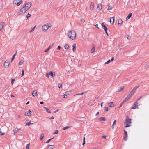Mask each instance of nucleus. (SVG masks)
<instances>
[{"label": "nucleus", "mask_w": 149, "mask_h": 149, "mask_svg": "<svg viewBox=\"0 0 149 149\" xmlns=\"http://www.w3.org/2000/svg\"><path fill=\"white\" fill-rule=\"evenodd\" d=\"M76 33L73 30L69 31L68 32V35L69 38L72 40H74L76 37Z\"/></svg>", "instance_id": "nucleus-1"}, {"label": "nucleus", "mask_w": 149, "mask_h": 149, "mask_svg": "<svg viewBox=\"0 0 149 149\" xmlns=\"http://www.w3.org/2000/svg\"><path fill=\"white\" fill-rule=\"evenodd\" d=\"M52 25L51 24H47L42 26V29L44 31H46Z\"/></svg>", "instance_id": "nucleus-2"}, {"label": "nucleus", "mask_w": 149, "mask_h": 149, "mask_svg": "<svg viewBox=\"0 0 149 149\" xmlns=\"http://www.w3.org/2000/svg\"><path fill=\"white\" fill-rule=\"evenodd\" d=\"M32 5V3L31 2H28L25 4L24 6V9L26 10L27 11L29 9L31 6Z\"/></svg>", "instance_id": "nucleus-3"}, {"label": "nucleus", "mask_w": 149, "mask_h": 149, "mask_svg": "<svg viewBox=\"0 0 149 149\" xmlns=\"http://www.w3.org/2000/svg\"><path fill=\"white\" fill-rule=\"evenodd\" d=\"M10 64V62L8 60H6L4 63V67L5 68H8Z\"/></svg>", "instance_id": "nucleus-4"}, {"label": "nucleus", "mask_w": 149, "mask_h": 149, "mask_svg": "<svg viewBox=\"0 0 149 149\" xmlns=\"http://www.w3.org/2000/svg\"><path fill=\"white\" fill-rule=\"evenodd\" d=\"M127 120V124L125 126V127H128L130 126V124L131 123V119H128L126 120Z\"/></svg>", "instance_id": "nucleus-5"}, {"label": "nucleus", "mask_w": 149, "mask_h": 149, "mask_svg": "<svg viewBox=\"0 0 149 149\" xmlns=\"http://www.w3.org/2000/svg\"><path fill=\"white\" fill-rule=\"evenodd\" d=\"M138 104V102L137 101H136L134 103V107H132V109H136V107H138L137 105Z\"/></svg>", "instance_id": "nucleus-6"}, {"label": "nucleus", "mask_w": 149, "mask_h": 149, "mask_svg": "<svg viewBox=\"0 0 149 149\" xmlns=\"http://www.w3.org/2000/svg\"><path fill=\"white\" fill-rule=\"evenodd\" d=\"M31 111L30 110H29L28 112H25V115L26 116H29L31 115Z\"/></svg>", "instance_id": "nucleus-7"}, {"label": "nucleus", "mask_w": 149, "mask_h": 149, "mask_svg": "<svg viewBox=\"0 0 149 149\" xmlns=\"http://www.w3.org/2000/svg\"><path fill=\"white\" fill-rule=\"evenodd\" d=\"M102 28L105 31H107V28L106 27V26L103 23H102L101 24Z\"/></svg>", "instance_id": "nucleus-8"}, {"label": "nucleus", "mask_w": 149, "mask_h": 149, "mask_svg": "<svg viewBox=\"0 0 149 149\" xmlns=\"http://www.w3.org/2000/svg\"><path fill=\"white\" fill-rule=\"evenodd\" d=\"M5 24V23L3 22L0 23V31L3 29Z\"/></svg>", "instance_id": "nucleus-9"}, {"label": "nucleus", "mask_w": 149, "mask_h": 149, "mask_svg": "<svg viewBox=\"0 0 149 149\" xmlns=\"http://www.w3.org/2000/svg\"><path fill=\"white\" fill-rule=\"evenodd\" d=\"M102 8V6L101 4H99L97 5V8L99 10H100Z\"/></svg>", "instance_id": "nucleus-10"}, {"label": "nucleus", "mask_w": 149, "mask_h": 149, "mask_svg": "<svg viewBox=\"0 0 149 149\" xmlns=\"http://www.w3.org/2000/svg\"><path fill=\"white\" fill-rule=\"evenodd\" d=\"M54 148V146L53 145H49L47 146V149H53Z\"/></svg>", "instance_id": "nucleus-11"}, {"label": "nucleus", "mask_w": 149, "mask_h": 149, "mask_svg": "<svg viewBox=\"0 0 149 149\" xmlns=\"http://www.w3.org/2000/svg\"><path fill=\"white\" fill-rule=\"evenodd\" d=\"M94 3L92 2L90 6V8L91 10H92L94 8Z\"/></svg>", "instance_id": "nucleus-12"}, {"label": "nucleus", "mask_w": 149, "mask_h": 149, "mask_svg": "<svg viewBox=\"0 0 149 149\" xmlns=\"http://www.w3.org/2000/svg\"><path fill=\"white\" fill-rule=\"evenodd\" d=\"M114 21V17L110 18V22L111 23L112 22V24H113Z\"/></svg>", "instance_id": "nucleus-13"}, {"label": "nucleus", "mask_w": 149, "mask_h": 149, "mask_svg": "<svg viewBox=\"0 0 149 149\" xmlns=\"http://www.w3.org/2000/svg\"><path fill=\"white\" fill-rule=\"evenodd\" d=\"M32 95L33 96H36L37 95V92L35 90L32 93Z\"/></svg>", "instance_id": "nucleus-14"}, {"label": "nucleus", "mask_w": 149, "mask_h": 149, "mask_svg": "<svg viewBox=\"0 0 149 149\" xmlns=\"http://www.w3.org/2000/svg\"><path fill=\"white\" fill-rule=\"evenodd\" d=\"M116 120H115L113 122V124L112 125L111 127L112 129H113L114 128L115 126V125H116Z\"/></svg>", "instance_id": "nucleus-15"}, {"label": "nucleus", "mask_w": 149, "mask_h": 149, "mask_svg": "<svg viewBox=\"0 0 149 149\" xmlns=\"http://www.w3.org/2000/svg\"><path fill=\"white\" fill-rule=\"evenodd\" d=\"M76 44L74 43L72 45V50L74 52H75L76 50Z\"/></svg>", "instance_id": "nucleus-16"}, {"label": "nucleus", "mask_w": 149, "mask_h": 149, "mask_svg": "<svg viewBox=\"0 0 149 149\" xmlns=\"http://www.w3.org/2000/svg\"><path fill=\"white\" fill-rule=\"evenodd\" d=\"M132 15V14L131 13H130L126 18V20L130 18L131 17Z\"/></svg>", "instance_id": "nucleus-17"}, {"label": "nucleus", "mask_w": 149, "mask_h": 149, "mask_svg": "<svg viewBox=\"0 0 149 149\" xmlns=\"http://www.w3.org/2000/svg\"><path fill=\"white\" fill-rule=\"evenodd\" d=\"M20 130V129H15L13 130L15 134L16 133L19 132Z\"/></svg>", "instance_id": "nucleus-18"}, {"label": "nucleus", "mask_w": 149, "mask_h": 149, "mask_svg": "<svg viewBox=\"0 0 149 149\" xmlns=\"http://www.w3.org/2000/svg\"><path fill=\"white\" fill-rule=\"evenodd\" d=\"M118 24L121 25L123 22L122 20L121 19H119L118 20Z\"/></svg>", "instance_id": "nucleus-19"}, {"label": "nucleus", "mask_w": 149, "mask_h": 149, "mask_svg": "<svg viewBox=\"0 0 149 149\" xmlns=\"http://www.w3.org/2000/svg\"><path fill=\"white\" fill-rule=\"evenodd\" d=\"M23 13L21 11V10H19L17 12V15H22Z\"/></svg>", "instance_id": "nucleus-20"}, {"label": "nucleus", "mask_w": 149, "mask_h": 149, "mask_svg": "<svg viewBox=\"0 0 149 149\" xmlns=\"http://www.w3.org/2000/svg\"><path fill=\"white\" fill-rule=\"evenodd\" d=\"M108 105L111 107H113L114 106V104L113 102H111L109 103Z\"/></svg>", "instance_id": "nucleus-21"}, {"label": "nucleus", "mask_w": 149, "mask_h": 149, "mask_svg": "<svg viewBox=\"0 0 149 149\" xmlns=\"http://www.w3.org/2000/svg\"><path fill=\"white\" fill-rule=\"evenodd\" d=\"M99 120L100 121H106V119L104 117H100L99 118Z\"/></svg>", "instance_id": "nucleus-22"}, {"label": "nucleus", "mask_w": 149, "mask_h": 149, "mask_svg": "<svg viewBox=\"0 0 149 149\" xmlns=\"http://www.w3.org/2000/svg\"><path fill=\"white\" fill-rule=\"evenodd\" d=\"M49 74L52 77H53L55 75V73L53 72L50 71L49 72Z\"/></svg>", "instance_id": "nucleus-23"}, {"label": "nucleus", "mask_w": 149, "mask_h": 149, "mask_svg": "<svg viewBox=\"0 0 149 149\" xmlns=\"http://www.w3.org/2000/svg\"><path fill=\"white\" fill-rule=\"evenodd\" d=\"M19 10H21V11L23 13H24L26 11H27L26 10H25V9H24V7Z\"/></svg>", "instance_id": "nucleus-24"}, {"label": "nucleus", "mask_w": 149, "mask_h": 149, "mask_svg": "<svg viewBox=\"0 0 149 149\" xmlns=\"http://www.w3.org/2000/svg\"><path fill=\"white\" fill-rule=\"evenodd\" d=\"M124 89V87H120L118 90L117 91L120 92L122 91Z\"/></svg>", "instance_id": "nucleus-25"}, {"label": "nucleus", "mask_w": 149, "mask_h": 149, "mask_svg": "<svg viewBox=\"0 0 149 149\" xmlns=\"http://www.w3.org/2000/svg\"><path fill=\"white\" fill-rule=\"evenodd\" d=\"M139 85H138V86H136L132 90L133 91H134V92H135V91L136 90V89L138 88L139 87Z\"/></svg>", "instance_id": "nucleus-26"}, {"label": "nucleus", "mask_w": 149, "mask_h": 149, "mask_svg": "<svg viewBox=\"0 0 149 149\" xmlns=\"http://www.w3.org/2000/svg\"><path fill=\"white\" fill-rule=\"evenodd\" d=\"M44 108L46 110V111L47 113H50V110H49V109L47 108L46 107H44Z\"/></svg>", "instance_id": "nucleus-27"}, {"label": "nucleus", "mask_w": 149, "mask_h": 149, "mask_svg": "<svg viewBox=\"0 0 149 149\" xmlns=\"http://www.w3.org/2000/svg\"><path fill=\"white\" fill-rule=\"evenodd\" d=\"M17 53V52H16L13 55V57L11 59V61H12L14 59V58L16 55Z\"/></svg>", "instance_id": "nucleus-28"}, {"label": "nucleus", "mask_w": 149, "mask_h": 149, "mask_svg": "<svg viewBox=\"0 0 149 149\" xmlns=\"http://www.w3.org/2000/svg\"><path fill=\"white\" fill-rule=\"evenodd\" d=\"M64 47L65 49H68L69 48V46L68 45L66 44L65 45Z\"/></svg>", "instance_id": "nucleus-29"}, {"label": "nucleus", "mask_w": 149, "mask_h": 149, "mask_svg": "<svg viewBox=\"0 0 149 149\" xmlns=\"http://www.w3.org/2000/svg\"><path fill=\"white\" fill-rule=\"evenodd\" d=\"M44 136V134H41L40 136V139L41 140H42Z\"/></svg>", "instance_id": "nucleus-30"}, {"label": "nucleus", "mask_w": 149, "mask_h": 149, "mask_svg": "<svg viewBox=\"0 0 149 149\" xmlns=\"http://www.w3.org/2000/svg\"><path fill=\"white\" fill-rule=\"evenodd\" d=\"M95 51V49L94 47H93L91 51V53H93Z\"/></svg>", "instance_id": "nucleus-31"}, {"label": "nucleus", "mask_w": 149, "mask_h": 149, "mask_svg": "<svg viewBox=\"0 0 149 149\" xmlns=\"http://www.w3.org/2000/svg\"><path fill=\"white\" fill-rule=\"evenodd\" d=\"M127 135L126 136V135H124V139L125 141H126L127 140Z\"/></svg>", "instance_id": "nucleus-32"}, {"label": "nucleus", "mask_w": 149, "mask_h": 149, "mask_svg": "<svg viewBox=\"0 0 149 149\" xmlns=\"http://www.w3.org/2000/svg\"><path fill=\"white\" fill-rule=\"evenodd\" d=\"M24 62V61L23 60H21L20 62L19 63V65H21Z\"/></svg>", "instance_id": "nucleus-33"}, {"label": "nucleus", "mask_w": 149, "mask_h": 149, "mask_svg": "<svg viewBox=\"0 0 149 149\" xmlns=\"http://www.w3.org/2000/svg\"><path fill=\"white\" fill-rule=\"evenodd\" d=\"M85 93L84 92H82L80 93L76 94L75 95H82L83 94Z\"/></svg>", "instance_id": "nucleus-34"}, {"label": "nucleus", "mask_w": 149, "mask_h": 149, "mask_svg": "<svg viewBox=\"0 0 149 149\" xmlns=\"http://www.w3.org/2000/svg\"><path fill=\"white\" fill-rule=\"evenodd\" d=\"M130 98V97L129 96H127L125 99V101H128Z\"/></svg>", "instance_id": "nucleus-35"}, {"label": "nucleus", "mask_w": 149, "mask_h": 149, "mask_svg": "<svg viewBox=\"0 0 149 149\" xmlns=\"http://www.w3.org/2000/svg\"><path fill=\"white\" fill-rule=\"evenodd\" d=\"M33 124L32 123H31V122H29L27 124H26L25 125V126H29L31 124Z\"/></svg>", "instance_id": "nucleus-36"}, {"label": "nucleus", "mask_w": 149, "mask_h": 149, "mask_svg": "<svg viewBox=\"0 0 149 149\" xmlns=\"http://www.w3.org/2000/svg\"><path fill=\"white\" fill-rule=\"evenodd\" d=\"M53 138H51V139H49V140H47V141L45 142V143H49V141H50L51 140H52V139H53Z\"/></svg>", "instance_id": "nucleus-37"}, {"label": "nucleus", "mask_w": 149, "mask_h": 149, "mask_svg": "<svg viewBox=\"0 0 149 149\" xmlns=\"http://www.w3.org/2000/svg\"><path fill=\"white\" fill-rule=\"evenodd\" d=\"M29 146H30V144H27L26 146V149H29Z\"/></svg>", "instance_id": "nucleus-38"}, {"label": "nucleus", "mask_w": 149, "mask_h": 149, "mask_svg": "<svg viewBox=\"0 0 149 149\" xmlns=\"http://www.w3.org/2000/svg\"><path fill=\"white\" fill-rule=\"evenodd\" d=\"M109 8L107 9V10H111L113 8V7L111 6H110L109 5H108Z\"/></svg>", "instance_id": "nucleus-39"}, {"label": "nucleus", "mask_w": 149, "mask_h": 149, "mask_svg": "<svg viewBox=\"0 0 149 149\" xmlns=\"http://www.w3.org/2000/svg\"><path fill=\"white\" fill-rule=\"evenodd\" d=\"M59 88H61L62 87V85L61 84H59L58 85Z\"/></svg>", "instance_id": "nucleus-40"}, {"label": "nucleus", "mask_w": 149, "mask_h": 149, "mask_svg": "<svg viewBox=\"0 0 149 149\" xmlns=\"http://www.w3.org/2000/svg\"><path fill=\"white\" fill-rule=\"evenodd\" d=\"M85 143V137H84L83 138V142L82 143V145H84Z\"/></svg>", "instance_id": "nucleus-41"}, {"label": "nucleus", "mask_w": 149, "mask_h": 149, "mask_svg": "<svg viewBox=\"0 0 149 149\" xmlns=\"http://www.w3.org/2000/svg\"><path fill=\"white\" fill-rule=\"evenodd\" d=\"M31 15L29 13H28L26 16L27 18L28 19L29 17H30L31 16Z\"/></svg>", "instance_id": "nucleus-42"}, {"label": "nucleus", "mask_w": 149, "mask_h": 149, "mask_svg": "<svg viewBox=\"0 0 149 149\" xmlns=\"http://www.w3.org/2000/svg\"><path fill=\"white\" fill-rule=\"evenodd\" d=\"M18 0H14L13 2V3L14 4H16L17 3V2Z\"/></svg>", "instance_id": "nucleus-43"}, {"label": "nucleus", "mask_w": 149, "mask_h": 149, "mask_svg": "<svg viewBox=\"0 0 149 149\" xmlns=\"http://www.w3.org/2000/svg\"><path fill=\"white\" fill-rule=\"evenodd\" d=\"M70 127H69V126H67L66 127H64L63 128V130H66L67 129H68V128H69Z\"/></svg>", "instance_id": "nucleus-44"}, {"label": "nucleus", "mask_w": 149, "mask_h": 149, "mask_svg": "<svg viewBox=\"0 0 149 149\" xmlns=\"http://www.w3.org/2000/svg\"><path fill=\"white\" fill-rule=\"evenodd\" d=\"M134 92L132 90L130 92V94H131L132 95H133L134 93Z\"/></svg>", "instance_id": "nucleus-45"}, {"label": "nucleus", "mask_w": 149, "mask_h": 149, "mask_svg": "<svg viewBox=\"0 0 149 149\" xmlns=\"http://www.w3.org/2000/svg\"><path fill=\"white\" fill-rule=\"evenodd\" d=\"M127 39L129 40H130L131 38V36L129 35H127Z\"/></svg>", "instance_id": "nucleus-46"}, {"label": "nucleus", "mask_w": 149, "mask_h": 149, "mask_svg": "<svg viewBox=\"0 0 149 149\" xmlns=\"http://www.w3.org/2000/svg\"><path fill=\"white\" fill-rule=\"evenodd\" d=\"M110 62H111V61H110V60H109L107 62L105 63V64H108L110 63Z\"/></svg>", "instance_id": "nucleus-47"}, {"label": "nucleus", "mask_w": 149, "mask_h": 149, "mask_svg": "<svg viewBox=\"0 0 149 149\" xmlns=\"http://www.w3.org/2000/svg\"><path fill=\"white\" fill-rule=\"evenodd\" d=\"M36 26V25L31 30V31H30V33H31V32H32L33 31H34V30H35V29Z\"/></svg>", "instance_id": "nucleus-48"}, {"label": "nucleus", "mask_w": 149, "mask_h": 149, "mask_svg": "<svg viewBox=\"0 0 149 149\" xmlns=\"http://www.w3.org/2000/svg\"><path fill=\"white\" fill-rule=\"evenodd\" d=\"M58 133V130H56L54 133V134H57Z\"/></svg>", "instance_id": "nucleus-49"}, {"label": "nucleus", "mask_w": 149, "mask_h": 149, "mask_svg": "<svg viewBox=\"0 0 149 149\" xmlns=\"http://www.w3.org/2000/svg\"><path fill=\"white\" fill-rule=\"evenodd\" d=\"M21 2H18L17 3V6H19L21 4Z\"/></svg>", "instance_id": "nucleus-50"}, {"label": "nucleus", "mask_w": 149, "mask_h": 149, "mask_svg": "<svg viewBox=\"0 0 149 149\" xmlns=\"http://www.w3.org/2000/svg\"><path fill=\"white\" fill-rule=\"evenodd\" d=\"M63 98H66L67 97V95L66 94H64L62 96Z\"/></svg>", "instance_id": "nucleus-51"}, {"label": "nucleus", "mask_w": 149, "mask_h": 149, "mask_svg": "<svg viewBox=\"0 0 149 149\" xmlns=\"http://www.w3.org/2000/svg\"><path fill=\"white\" fill-rule=\"evenodd\" d=\"M108 108L107 107H105L104 109L105 111H108Z\"/></svg>", "instance_id": "nucleus-52"}, {"label": "nucleus", "mask_w": 149, "mask_h": 149, "mask_svg": "<svg viewBox=\"0 0 149 149\" xmlns=\"http://www.w3.org/2000/svg\"><path fill=\"white\" fill-rule=\"evenodd\" d=\"M124 135H126V136L127 135V131H125V130H124Z\"/></svg>", "instance_id": "nucleus-53"}, {"label": "nucleus", "mask_w": 149, "mask_h": 149, "mask_svg": "<svg viewBox=\"0 0 149 149\" xmlns=\"http://www.w3.org/2000/svg\"><path fill=\"white\" fill-rule=\"evenodd\" d=\"M15 80V79H12L11 80V84L13 85V83H14V81Z\"/></svg>", "instance_id": "nucleus-54"}, {"label": "nucleus", "mask_w": 149, "mask_h": 149, "mask_svg": "<svg viewBox=\"0 0 149 149\" xmlns=\"http://www.w3.org/2000/svg\"><path fill=\"white\" fill-rule=\"evenodd\" d=\"M81 21L83 22H84L85 21V20L84 19L82 18L81 20Z\"/></svg>", "instance_id": "nucleus-55"}, {"label": "nucleus", "mask_w": 149, "mask_h": 149, "mask_svg": "<svg viewBox=\"0 0 149 149\" xmlns=\"http://www.w3.org/2000/svg\"><path fill=\"white\" fill-rule=\"evenodd\" d=\"M24 75V70H22V76H23Z\"/></svg>", "instance_id": "nucleus-56"}, {"label": "nucleus", "mask_w": 149, "mask_h": 149, "mask_svg": "<svg viewBox=\"0 0 149 149\" xmlns=\"http://www.w3.org/2000/svg\"><path fill=\"white\" fill-rule=\"evenodd\" d=\"M53 44H52V45H50L49 46V47L48 48H49V49H51L52 47Z\"/></svg>", "instance_id": "nucleus-57"}, {"label": "nucleus", "mask_w": 149, "mask_h": 149, "mask_svg": "<svg viewBox=\"0 0 149 149\" xmlns=\"http://www.w3.org/2000/svg\"><path fill=\"white\" fill-rule=\"evenodd\" d=\"M49 50V48H48L47 49L45 50V52H48Z\"/></svg>", "instance_id": "nucleus-58"}, {"label": "nucleus", "mask_w": 149, "mask_h": 149, "mask_svg": "<svg viewBox=\"0 0 149 149\" xmlns=\"http://www.w3.org/2000/svg\"><path fill=\"white\" fill-rule=\"evenodd\" d=\"M132 95L129 93L127 96H129L130 97Z\"/></svg>", "instance_id": "nucleus-59"}, {"label": "nucleus", "mask_w": 149, "mask_h": 149, "mask_svg": "<svg viewBox=\"0 0 149 149\" xmlns=\"http://www.w3.org/2000/svg\"><path fill=\"white\" fill-rule=\"evenodd\" d=\"M61 49V47L60 46H58L57 47V49L58 50H60Z\"/></svg>", "instance_id": "nucleus-60"}, {"label": "nucleus", "mask_w": 149, "mask_h": 149, "mask_svg": "<svg viewBox=\"0 0 149 149\" xmlns=\"http://www.w3.org/2000/svg\"><path fill=\"white\" fill-rule=\"evenodd\" d=\"M114 57H112L111 59V60H110V61H112L114 60Z\"/></svg>", "instance_id": "nucleus-61"}, {"label": "nucleus", "mask_w": 149, "mask_h": 149, "mask_svg": "<svg viewBox=\"0 0 149 149\" xmlns=\"http://www.w3.org/2000/svg\"><path fill=\"white\" fill-rule=\"evenodd\" d=\"M40 103L41 104H42L44 103V102H43V101H41L40 102Z\"/></svg>", "instance_id": "nucleus-62"}, {"label": "nucleus", "mask_w": 149, "mask_h": 149, "mask_svg": "<svg viewBox=\"0 0 149 149\" xmlns=\"http://www.w3.org/2000/svg\"><path fill=\"white\" fill-rule=\"evenodd\" d=\"M50 118V119H54V117L53 116H52L51 118Z\"/></svg>", "instance_id": "nucleus-63"}, {"label": "nucleus", "mask_w": 149, "mask_h": 149, "mask_svg": "<svg viewBox=\"0 0 149 149\" xmlns=\"http://www.w3.org/2000/svg\"><path fill=\"white\" fill-rule=\"evenodd\" d=\"M102 137L103 138H104V139H106V136L104 135V136H103Z\"/></svg>", "instance_id": "nucleus-64"}]
</instances>
